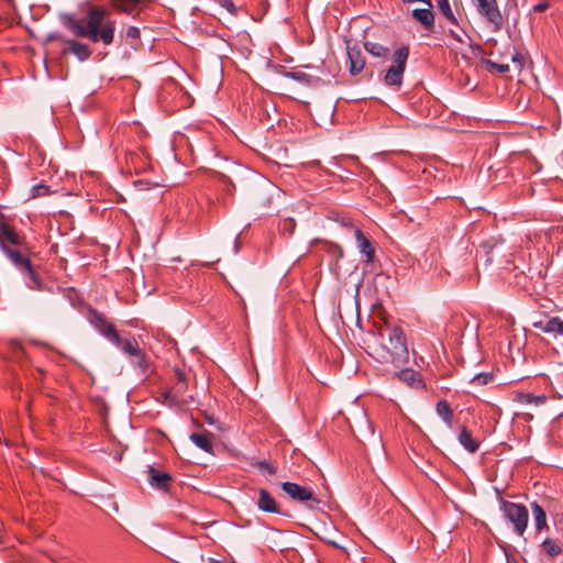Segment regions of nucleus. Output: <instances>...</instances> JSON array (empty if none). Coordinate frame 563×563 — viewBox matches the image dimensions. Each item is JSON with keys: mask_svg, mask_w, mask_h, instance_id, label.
Wrapping results in <instances>:
<instances>
[{"mask_svg": "<svg viewBox=\"0 0 563 563\" xmlns=\"http://www.w3.org/2000/svg\"><path fill=\"white\" fill-rule=\"evenodd\" d=\"M531 509H532V514H533V518H534L536 528L538 530L545 528L547 527V515H545V511L543 510V508L539 504L532 503Z\"/></svg>", "mask_w": 563, "mask_h": 563, "instance_id": "obj_22", "label": "nucleus"}, {"mask_svg": "<svg viewBox=\"0 0 563 563\" xmlns=\"http://www.w3.org/2000/svg\"><path fill=\"white\" fill-rule=\"evenodd\" d=\"M148 474H150V483L152 486L161 488V489L167 488L168 483L170 481L169 474L157 472L153 467L148 468Z\"/></svg>", "mask_w": 563, "mask_h": 563, "instance_id": "obj_18", "label": "nucleus"}, {"mask_svg": "<svg viewBox=\"0 0 563 563\" xmlns=\"http://www.w3.org/2000/svg\"><path fill=\"white\" fill-rule=\"evenodd\" d=\"M0 222H2V220L0 219Z\"/></svg>", "mask_w": 563, "mask_h": 563, "instance_id": "obj_42", "label": "nucleus"}, {"mask_svg": "<svg viewBox=\"0 0 563 563\" xmlns=\"http://www.w3.org/2000/svg\"><path fill=\"white\" fill-rule=\"evenodd\" d=\"M488 70L496 71L498 74H505L509 71V64L508 63H497L490 59H487L485 62Z\"/></svg>", "mask_w": 563, "mask_h": 563, "instance_id": "obj_27", "label": "nucleus"}, {"mask_svg": "<svg viewBox=\"0 0 563 563\" xmlns=\"http://www.w3.org/2000/svg\"><path fill=\"white\" fill-rule=\"evenodd\" d=\"M120 347L125 354L135 357V363L141 367L145 368L146 360L145 355L141 351L137 342L135 340H123L121 339V345H115Z\"/></svg>", "mask_w": 563, "mask_h": 563, "instance_id": "obj_11", "label": "nucleus"}, {"mask_svg": "<svg viewBox=\"0 0 563 563\" xmlns=\"http://www.w3.org/2000/svg\"><path fill=\"white\" fill-rule=\"evenodd\" d=\"M438 5L442 14L452 23H456V19L451 10L449 0H438Z\"/></svg>", "mask_w": 563, "mask_h": 563, "instance_id": "obj_26", "label": "nucleus"}, {"mask_svg": "<svg viewBox=\"0 0 563 563\" xmlns=\"http://www.w3.org/2000/svg\"><path fill=\"white\" fill-rule=\"evenodd\" d=\"M26 247L23 245L19 249H13L11 246H4L3 253L12 261V263L20 269L25 271L30 278L37 283V278L35 276V273L33 272V268L31 266V263L25 254Z\"/></svg>", "mask_w": 563, "mask_h": 563, "instance_id": "obj_7", "label": "nucleus"}, {"mask_svg": "<svg viewBox=\"0 0 563 563\" xmlns=\"http://www.w3.org/2000/svg\"><path fill=\"white\" fill-rule=\"evenodd\" d=\"M221 5L223 8H225L231 14H236L238 13V8L235 7V4L233 3L232 0H221Z\"/></svg>", "mask_w": 563, "mask_h": 563, "instance_id": "obj_33", "label": "nucleus"}, {"mask_svg": "<svg viewBox=\"0 0 563 563\" xmlns=\"http://www.w3.org/2000/svg\"><path fill=\"white\" fill-rule=\"evenodd\" d=\"M511 60H512V62H518V63L520 64V60H519V59H517V57H516V56H512V57H511Z\"/></svg>", "mask_w": 563, "mask_h": 563, "instance_id": "obj_39", "label": "nucleus"}, {"mask_svg": "<svg viewBox=\"0 0 563 563\" xmlns=\"http://www.w3.org/2000/svg\"><path fill=\"white\" fill-rule=\"evenodd\" d=\"M364 47L366 52L376 57L386 56L388 53V48L378 43L366 42Z\"/></svg>", "mask_w": 563, "mask_h": 563, "instance_id": "obj_25", "label": "nucleus"}, {"mask_svg": "<svg viewBox=\"0 0 563 563\" xmlns=\"http://www.w3.org/2000/svg\"><path fill=\"white\" fill-rule=\"evenodd\" d=\"M507 563H515V562H510V561H508Z\"/></svg>", "mask_w": 563, "mask_h": 563, "instance_id": "obj_41", "label": "nucleus"}, {"mask_svg": "<svg viewBox=\"0 0 563 563\" xmlns=\"http://www.w3.org/2000/svg\"><path fill=\"white\" fill-rule=\"evenodd\" d=\"M533 327L554 338L563 336V319L560 317H552L545 321L533 322Z\"/></svg>", "mask_w": 563, "mask_h": 563, "instance_id": "obj_10", "label": "nucleus"}, {"mask_svg": "<svg viewBox=\"0 0 563 563\" xmlns=\"http://www.w3.org/2000/svg\"><path fill=\"white\" fill-rule=\"evenodd\" d=\"M347 58L350 62V74L353 76L360 74L365 66V58L361 49L356 46L347 47Z\"/></svg>", "mask_w": 563, "mask_h": 563, "instance_id": "obj_14", "label": "nucleus"}, {"mask_svg": "<svg viewBox=\"0 0 563 563\" xmlns=\"http://www.w3.org/2000/svg\"><path fill=\"white\" fill-rule=\"evenodd\" d=\"M388 341L383 343L384 349L390 355V360L396 365L408 363L409 352L406 338L401 329L394 327L386 330Z\"/></svg>", "mask_w": 563, "mask_h": 563, "instance_id": "obj_2", "label": "nucleus"}, {"mask_svg": "<svg viewBox=\"0 0 563 563\" xmlns=\"http://www.w3.org/2000/svg\"><path fill=\"white\" fill-rule=\"evenodd\" d=\"M459 442L470 453H474L478 450V442L472 437V433L466 427L461 428Z\"/></svg>", "mask_w": 563, "mask_h": 563, "instance_id": "obj_17", "label": "nucleus"}, {"mask_svg": "<svg viewBox=\"0 0 563 563\" xmlns=\"http://www.w3.org/2000/svg\"><path fill=\"white\" fill-rule=\"evenodd\" d=\"M47 40H49V41H52V40H62V37L58 34H49L47 36Z\"/></svg>", "mask_w": 563, "mask_h": 563, "instance_id": "obj_37", "label": "nucleus"}, {"mask_svg": "<svg viewBox=\"0 0 563 563\" xmlns=\"http://www.w3.org/2000/svg\"><path fill=\"white\" fill-rule=\"evenodd\" d=\"M287 76L291 77L292 79L298 80V81H302V80H305L307 78V75L305 73H301V71L288 73Z\"/></svg>", "mask_w": 563, "mask_h": 563, "instance_id": "obj_36", "label": "nucleus"}, {"mask_svg": "<svg viewBox=\"0 0 563 563\" xmlns=\"http://www.w3.org/2000/svg\"><path fill=\"white\" fill-rule=\"evenodd\" d=\"M64 42L68 45V47L63 49V53H71L81 62L88 59L91 55V51L89 46L85 43L75 41V40H64Z\"/></svg>", "mask_w": 563, "mask_h": 563, "instance_id": "obj_13", "label": "nucleus"}, {"mask_svg": "<svg viewBox=\"0 0 563 563\" xmlns=\"http://www.w3.org/2000/svg\"><path fill=\"white\" fill-rule=\"evenodd\" d=\"M437 413L444 421V423L451 428L452 427V418L453 411L445 400H439L435 406Z\"/></svg>", "mask_w": 563, "mask_h": 563, "instance_id": "obj_20", "label": "nucleus"}, {"mask_svg": "<svg viewBox=\"0 0 563 563\" xmlns=\"http://www.w3.org/2000/svg\"><path fill=\"white\" fill-rule=\"evenodd\" d=\"M355 239L357 242V247L361 253L366 256L367 262H372L374 257L375 250L371 243V241L364 235V233L360 230H355Z\"/></svg>", "mask_w": 563, "mask_h": 563, "instance_id": "obj_16", "label": "nucleus"}, {"mask_svg": "<svg viewBox=\"0 0 563 563\" xmlns=\"http://www.w3.org/2000/svg\"><path fill=\"white\" fill-rule=\"evenodd\" d=\"M126 36L131 38H137L140 36V30L136 26H130L126 31Z\"/></svg>", "mask_w": 563, "mask_h": 563, "instance_id": "obj_35", "label": "nucleus"}, {"mask_svg": "<svg viewBox=\"0 0 563 563\" xmlns=\"http://www.w3.org/2000/svg\"><path fill=\"white\" fill-rule=\"evenodd\" d=\"M190 440L205 452H211L212 443L210 439V433H191Z\"/></svg>", "mask_w": 563, "mask_h": 563, "instance_id": "obj_21", "label": "nucleus"}, {"mask_svg": "<svg viewBox=\"0 0 563 563\" xmlns=\"http://www.w3.org/2000/svg\"><path fill=\"white\" fill-rule=\"evenodd\" d=\"M64 24L74 35L91 42H102L104 45L113 42L115 22L103 8H90L85 20L67 16Z\"/></svg>", "mask_w": 563, "mask_h": 563, "instance_id": "obj_1", "label": "nucleus"}, {"mask_svg": "<svg viewBox=\"0 0 563 563\" xmlns=\"http://www.w3.org/2000/svg\"><path fill=\"white\" fill-rule=\"evenodd\" d=\"M506 518L514 525L516 533L521 536L528 525L529 514L525 506L506 501L503 506Z\"/></svg>", "mask_w": 563, "mask_h": 563, "instance_id": "obj_4", "label": "nucleus"}, {"mask_svg": "<svg viewBox=\"0 0 563 563\" xmlns=\"http://www.w3.org/2000/svg\"><path fill=\"white\" fill-rule=\"evenodd\" d=\"M517 400L521 404L539 406L547 401V397L544 395L533 396L529 393H521L517 396Z\"/></svg>", "mask_w": 563, "mask_h": 563, "instance_id": "obj_24", "label": "nucleus"}, {"mask_svg": "<svg viewBox=\"0 0 563 563\" xmlns=\"http://www.w3.org/2000/svg\"><path fill=\"white\" fill-rule=\"evenodd\" d=\"M96 327L99 330V332L104 338H107L111 343H113L114 345H121V336L119 335L113 324H111L103 318H98Z\"/></svg>", "mask_w": 563, "mask_h": 563, "instance_id": "obj_15", "label": "nucleus"}, {"mask_svg": "<svg viewBox=\"0 0 563 563\" xmlns=\"http://www.w3.org/2000/svg\"><path fill=\"white\" fill-rule=\"evenodd\" d=\"M409 49L406 46L397 48L393 54V65L386 70L384 81L388 86H400L402 82Z\"/></svg>", "mask_w": 563, "mask_h": 563, "instance_id": "obj_3", "label": "nucleus"}, {"mask_svg": "<svg viewBox=\"0 0 563 563\" xmlns=\"http://www.w3.org/2000/svg\"><path fill=\"white\" fill-rule=\"evenodd\" d=\"M479 14L486 19L495 30H499L504 23L501 12L498 8L497 0H473Z\"/></svg>", "mask_w": 563, "mask_h": 563, "instance_id": "obj_6", "label": "nucleus"}, {"mask_svg": "<svg viewBox=\"0 0 563 563\" xmlns=\"http://www.w3.org/2000/svg\"><path fill=\"white\" fill-rule=\"evenodd\" d=\"M175 376L177 378V385H176L177 391L178 393L185 391L187 388L186 375L180 369H176Z\"/></svg>", "mask_w": 563, "mask_h": 563, "instance_id": "obj_30", "label": "nucleus"}, {"mask_svg": "<svg viewBox=\"0 0 563 563\" xmlns=\"http://www.w3.org/2000/svg\"><path fill=\"white\" fill-rule=\"evenodd\" d=\"M397 376L400 380L407 383L410 386H419L421 384L419 374L410 368L400 371Z\"/></svg>", "mask_w": 563, "mask_h": 563, "instance_id": "obj_23", "label": "nucleus"}, {"mask_svg": "<svg viewBox=\"0 0 563 563\" xmlns=\"http://www.w3.org/2000/svg\"><path fill=\"white\" fill-rule=\"evenodd\" d=\"M256 506L258 510L264 512L282 514L278 503L265 488L257 490Z\"/></svg>", "mask_w": 563, "mask_h": 563, "instance_id": "obj_9", "label": "nucleus"}, {"mask_svg": "<svg viewBox=\"0 0 563 563\" xmlns=\"http://www.w3.org/2000/svg\"><path fill=\"white\" fill-rule=\"evenodd\" d=\"M493 375L490 373H481L472 378V383L476 385H486L492 382Z\"/></svg>", "mask_w": 563, "mask_h": 563, "instance_id": "obj_31", "label": "nucleus"}, {"mask_svg": "<svg viewBox=\"0 0 563 563\" xmlns=\"http://www.w3.org/2000/svg\"><path fill=\"white\" fill-rule=\"evenodd\" d=\"M543 548H544L545 552L551 556H556L562 551L561 548L553 540H550V539H547L543 542Z\"/></svg>", "mask_w": 563, "mask_h": 563, "instance_id": "obj_28", "label": "nucleus"}, {"mask_svg": "<svg viewBox=\"0 0 563 563\" xmlns=\"http://www.w3.org/2000/svg\"><path fill=\"white\" fill-rule=\"evenodd\" d=\"M152 0H112V5L121 12L132 13L137 5L145 4Z\"/></svg>", "mask_w": 563, "mask_h": 563, "instance_id": "obj_19", "label": "nucleus"}, {"mask_svg": "<svg viewBox=\"0 0 563 563\" xmlns=\"http://www.w3.org/2000/svg\"><path fill=\"white\" fill-rule=\"evenodd\" d=\"M451 33L459 42H463L462 37L459 34L454 33L453 31H451Z\"/></svg>", "mask_w": 563, "mask_h": 563, "instance_id": "obj_38", "label": "nucleus"}, {"mask_svg": "<svg viewBox=\"0 0 563 563\" xmlns=\"http://www.w3.org/2000/svg\"><path fill=\"white\" fill-rule=\"evenodd\" d=\"M253 465L263 473L265 472L269 475H274L276 473V468L266 461H257Z\"/></svg>", "mask_w": 563, "mask_h": 563, "instance_id": "obj_29", "label": "nucleus"}, {"mask_svg": "<svg viewBox=\"0 0 563 563\" xmlns=\"http://www.w3.org/2000/svg\"><path fill=\"white\" fill-rule=\"evenodd\" d=\"M550 7L548 1H541L533 7V12H543Z\"/></svg>", "mask_w": 563, "mask_h": 563, "instance_id": "obj_34", "label": "nucleus"}, {"mask_svg": "<svg viewBox=\"0 0 563 563\" xmlns=\"http://www.w3.org/2000/svg\"><path fill=\"white\" fill-rule=\"evenodd\" d=\"M424 8L413 9L411 12L412 18L418 21L426 30L430 31L434 25V15L431 11V1H426Z\"/></svg>", "mask_w": 563, "mask_h": 563, "instance_id": "obj_12", "label": "nucleus"}, {"mask_svg": "<svg viewBox=\"0 0 563 563\" xmlns=\"http://www.w3.org/2000/svg\"><path fill=\"white\" fill-rule=\"evenodd\" d=\"M282 488L291 499L299 503H307L310 509L316 508L319 504V499L314 496L312 489L308 487L291 482H284Z\"/></svg>", "mask_w": 563, "mask_h": 563, "instance_id": "obj_5", "label": "nucleus"}, {"mask_svg": "<svg viewBox=\"0 0 563 563\" xmlns=\"http://www.w3.org/2000/svg\"><path fill=\"white\" fill-rule=\"evenodd\" d=\"M49 188L46 185L40 184L32 188V198L47 196Z\"/></svg>", "mask_w": 563, "mask_h": 563, "instance_id": "obj_32", "label": "nucleus"}, {"mask_svg": "<svg viewBox=\"0 0 563 563\" xmlns=\"http://www.w3.org/2000/svg\"><path fill=\"white\" fill-rule=\"evenodd\" d=\"M0 245L3 251L4 246H16L22 247L24 245V239L20 236L15 230L7 222H0Z\"/></svg>", "mask_w": 563, "mask_h": 563, "instance_id": "obj_8", "label": "nucleus"}, {"mask_svg": "<svg viewBox=\"0 0 563 563\" xmlns=\"http://www.w3.org/2000/svg\"><path fill=\"white\" fill-rule=\"evenodd\" d=\"M3 218H4L3 214L0 212V219L3 220Z\"/></svg>", "mask_w": 563, "mask_h": 563, "instance_id": "obj_40", "label": "nucleus"}]
</instances>
